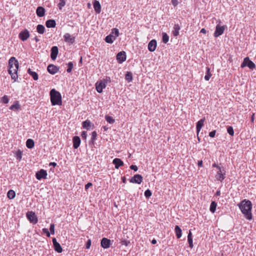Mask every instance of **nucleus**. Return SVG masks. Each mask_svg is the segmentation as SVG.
Listing matches in <instances>:
<instances>
[{"mask_svg":"<svg viewBox=\"0 0 256 256\" xmlns=\"http://www.w3.org/2000/svg\"><path fill=\"white\" fill-rule=\"evenodd\" d=\"M8 73L11 76L12 80L16 81L18 79V62L14 57H12L9 60L8 62Z\"/></svg>","mask_w":256,"mask_h":256,"instance_id":"f03ea898","label":"nucleus"},{"mask_svg":"<svg viewBox=\"0 0 256 256\" xmlns=\"http://www.w3.org/2000/svg\"><path fill=\"white\" fill-rule=\"evenodd\" d=\"M120 243L122 245H124L126 246H127L128 245V244L130 243V242L128 240H123L121 241Z\"/></svg>","mask_w":256,"mask_h":256,"instance_id":"3c124183","label":"nucleus"},{"mask_svg":"<svg viewBox=\"0 0 256 256\" xmlns=\"http://www.w3.org/2000/svg\"><path fill=\"white\" fill-rule=\"evenodd\" d=\"M238 206L248 220H252V203L250 200L244 199L240 203L238 204Z\"/></svg>","mask_w":256,"mask_h":256,"instance_id":"f257e3e1","label":"nucleus"},{"mask_svg":"<svg viewBox=\"0 0 256 256\" xmlns=\"http://www.w3.org/2000/svg\"><path fill=\"white\" fill-rule=\"evenodd\" d=\"M116 59L119 63H122L126 60V53L124 51L120 52L117 54Z\"/></svg>","mask_w":256,"mask_h":256,"instance_id":"dca6fc26","label":"nucleus"},{"mask_svg":"<svg viewBox=\"0 0 256 256\" xmlns=\"http://www.w3.org/2000/svg\"><path fill=\"white\" fill-rule=\"evenodd\" d=\"M122 182L124 183H125L126 182V179L125 177H122Z\"/></svg>","mask_w":256,"mask_h":256,"instance_id":"774afa93","label":"nucleus"},{"mask_svg":"<svg viewBox=\"0 0 256 256\" xmlns=\"http://www.w3.org/2000/svg\"><path fill=\"white\" fill-rule=\"evenodd\" d=\"M116 37L112 35V34H110L108 36H107L105 38V41L108 44H112L114 40L116 39Z\"/></svg>","mask_w":256,"mask_h":256,"instance_id":"bb28decb","label":"nucleus"},{"mask_svg":"<svg viewBox=\"0 0 256 256\" xmlns=\"http://www.w3.org/2000/svg\"><path fill=\"white\" fill-rule=\"evenodd\" d=\"M82 128H86L88 130H90L92 126H94V125L92 124L90 121L88 120H87L82 123Z\"/></svg>","mask_w":256,"mask_h":256,"instance_id":"b1692460","label":"nucleus"},{"mask_svg":"<svg viewBox=\"0 0 256 256\" xmlns=\"http://www.w3.org/2000/svg\"><path fill=\"white\" fill-rule=\"evenodd\" d=\"M169 40V36L165 32L162 33V42L166 44Z\"/></svg>","mask_w":256,"mask_h":256,"instance_id":"58836bf2","label":"nucleus"},{"mask_svg":"<svg viewBox=\"0 0 256 256\" xmlns=\"http://www.w3.org/2000/svg\"><path fill=\"white\" fill-rule=\"evenodd\" d=\"M34 142L33 140L29 138L26 142V146L28 148H32L34 147Z\"/></svg>","mask_w":256,"mask_h":256,"instance_id":"c756f323","label":"nucleus"},{"mask_svg":"<svg viewBox=\"0 0 256 256\" xmlns=\"http://www.w3.org/2000/svg\"><path fill=\"white\" fill-rule=\"evenodd\" d=\"M101 246L104 248H108L112 244L111 240L107 238H104L100 242Z\"/></svg>","mask_w":256,"mask_h":256,"instance_id":"ddd939ff","label":"nucleus"},{"mask_svg":"<svg viewBox=\"0 0 256 256\" xmlns=\"http://www.w3.org/2000/svg\"><path fill=\"white\" fill-rule=\"evenodd\" d=\"M112 35H114V37L116 38L119 35V30L116 28H114L112 30L111 34Z\"/></svg>","mask_w":256,"mask_h":256,"instance_id":"ea45409f","label":"nucleus"},{"mask_svg":"<svg viewBox=\"0 0 256 256\" xmlns=\"http://www.w3.org/2000/svg\"><path fill=\"white\" fill-rule=\"evenodd\" d=\"M212 166L213 168H216L218 170L221 167L220 166H218V164H216V163L213 164Z\"/></svg>","mask_w":256,"mask_h":256,"instance_id":"bf43d9fd","label":"nucleus"},{"mask_svg":"<svg viewBox=\"0 0 256 256\" xmlns=\"http://www.w3.org/2000/svg\"><path fill=\"white\" fill-rule=\"evenodd\" d=\"M226 172L223 166L220 167L218 169V172L216 174L215 178L216 180L222 182L226 178Z\"/></svg>","mask_w":256,"mask_h":256,"instance_id":"39448f33","label":"nucleus"},{"mask_svg":"<svg viewBox=\"0 0 256 256\" xmlns=\"http://www.w3.org/2000/svg\"><path fill=\"white\" fill-rule=\"evenodd\" d=\"M50 101L52 106L62 104V96L60 92L53 88L50 91Z\"/></svg>","mask_w":256,"mask_h":256,"instance_id":"7ed1b4c3","label":"nucleus"},{"mask_svg":"<svg viewBox=\"0 0 256 256\" xmlns=\"http://www.w3.org/2000/svg\"><path fill=\"white\" fill-rule=\"evenodd\" d=\"M42 232L46 234L48 237H50V232H48V230L46 228H44L42 229Z\"/></svg>","mask_w":256,"mask_h":256,"instance_id":"603ef678","label":"nucleus"},{"mask_svg":"<svg viewBox=\"0 0 256 256\" xmlns=\"http://www.w3.org/2000/svg\"><path fill=\"white\" fill-rule=\"evenodd\" d=\"M58 52V49L56 46H54L51 48L50 58L52 60H55L56 59Z\"/></svg>","mask_w":256,"mask_h":256,"instance_id":"a211bd4d","label":"nucleus"},{"mask_svg":"<svg viewBox=\"0 0 256 256\" xmlns=\"http://www.w3.org/2000/svg\"><path fill=\"white\" fill-rule=\"evenodd\" d=\"M28 72L32 77L34 80H38V76L36 72L32 71L31 69L29 68L28 70Z\"/></svg>","mask_w":256,"mask_h":256,"instance_id":"c85d7f7f","label":"nucleus"},{"mask_svg":"<svg viewBox=\"0 0 256 256\" xmlns=\"http://www.w3.org/2000/svg\"><path fill=\"white\" fill-rule=\"evenodd\" d=\"M49 166L55 167L56 166V163L55 162H51L50 163Z\"/></svg>","mask_w":256,"mask_h":256,"instance_id":"680f3d73","label":"nucleus"},{"mask_svg":"<svg viewBox=\"0 0 256 256\" xmlns=\"http://www.w3.org/2000/svg\"><path fill=\"white\" fill-rule=\"evenodd\" d=\"M198 167H202V161L198 160Z\"/></svg>","mask_w":256,"mask_h":256,"instance_id":"052dcab7","label":"nucleus"},{"mask_svg":"<svg viewBox=\"0 0 256 256\" xmlns=\"http://www.w3.org/2000/svg\"><path fill=\"white\" fill-rule=\"evenodd\" d=\"M73 147L74 148H78L80 144V139L78 136H74L72 139Z\"/></svg>","mask_w":256,"mask_h":256,"instance_id":"aec40b11","label":"nucleus"},{"mask_svg":"<svg viewBox=\"0 0 256 256\" xmlns=\"http://www.w3.org/2000/svg\"><path fill=\"white\" fill-rule=\"evenodd\" d=\"M92 186V182H88L87 184L85 185V190H87L90 187Z\"/></svg>","mask_w":256,"mask_h":256,"instance_id":"4d7b16f0","label":"nucleus"},{"mask_svg":"<svg viewBox=\"0 0 256 256\" xmlns=\"http://www.w3.org/2000/svg\"><path fill=\"white\" fill-rule=\"evenodd\" d=\"M205 118H202L198 120L196 123V133L198 135L200 132L202 128L204 126V122H205Z\"/></svg>","mask_w":256,"mask_h":256,"instance_id":"6ab92c4d","label":"nucleus"},{"mask_svg":"<svg viewBox=\"0 0 256 256\" xmlns=\"http://www.w3.org/2000/svg\"><path fill=\"white\" fill-rule=\"evenodd\" d=\"M172 3L174 6H176L178 4V0H172Z\"/></svg>","mask_w":256,"mask_h":256,"instance_id":"13d9d810","label":"nucleus"},{"mask_svg":"<svg viewBox=\"0 0 256 256\" xmlns=\"http://www.w3.org/2000/svg\"><path fill=\"white\" fill-rule=\"evenodd\" d=\"M45 28L42 24H38L36 26V31L40 34H43L45 32Z\"/></svg>","mask_w":256,"mask_h":256,"instance_id":"2f4dec72","label":"nucleus"},{"mask_svg":"<svg viewBox=\"0 0 256 256\" xmlns=\"http://www.w3.org/2000/svg\"><path fill=\"white\" fill-rule=\"evenodd\" d=\"M87 136V134L86 131H83L82 132V137L84 140H86Z\"/></svg>","mask_w":256,"mask_h":256,"instance_id":"864d4df0","label":"nucleus"},{"mask_svg":"<svg viewBox=\"0 0 256 256\" xmlns=\"http://www.w3.org/2000/svg\"><path fill=\"white\" fill-rule=\"evenodd\" d=\"M188 241L189 244V246L190 248H193V242H192V233L191 231H189L188 236Z\"/></svg>","mask_w":256,"mask_h":256,"instance_id":"7c9ffc66","label":"nucleus"},{"mask_svg":"<svg viewBox=\"0 0 256 256\" xmlns=\"http://www.w3.org/2000/svg\"><path fill=\"white\" fill-rule=\"evenodd\" d=\"M112 163L115 165V168L116 169H118L120 166L124 164V162L119 158L114 159Z\"/></svg>","mask_w":256,"mask_h":256,"instance_id":"412c9836","label":"nucleus"},{"mask_svg":"<svg viewBox=\"0 0 256 256\" xmlns=\"http://www.w3.org/2000/svg\"><path fill=\"white\" fill-rule=\"evenodd\" d=\"M7 196L9 199H13L16 196L15 192L12 190H8L7 194Z\"/></svg>","mask_w":256,"mask_h":256,"instance_id":"c9c22d12","label":"nucleus"},{"mask_svg":"<svg viewBox=\"0 0 256 256\" xmlns=\"http://www.w3.org/2000/svg\"><path fill=\"white\" fill-rule=\"evenodd\" d=\"M60 68L58 66H56L54 64H49L47 68V70L49 73L52 74H54L58 72Z\"/></svg>","mask_w":256,"mask_h":256,"instance_id":"2eb2a0df","label":"nucleus"},{"mask_svg":"<svg viewBox=\"0 0 256 256\" xmlns=\"http://www.w3.org/2000/svg\"><path fill=\"white\" fill-rule=\"evenodd\" d=\"M175 232L178 238H181L182 236V230L178 226H176L174 228Z\"/></svg>","mask_w":256,"mask_h":256,"instance_id":"cd10ccee","label":"nucleus"},{"mask_svg":"<svg viewBox=\"0 0 256 256\" xmlns=\"http://www.w3.org/2000/svg\"><path fill=\"white\" fill-rule=\"evenodd\" d=\"M93 6L96 13L100 14L101 11V6L100 2L96 0H94L93 2Z\"/></svg>","mask_w":256,"mask_h":256,"instance_id":"4be33fe9","label":"nucleus"},{"mask_svg":"<svg viewBox=\"0 0 256 256\" xmlns=\"http://www.w3.org/2000/svg\"><path fill=\"white\" fill-rule=\"evenodd\" d=\"M125 79L128 82H130L132 80V73L130 72H127L125 75Z\"/></svg>","mask_w":256,"mask_h":256,"instance_id":"f704fd0d","label":"nucleus"},{"mask_svg":"<svg viewBox=\"0 0 256 256\" xmlns=\"http://www.w3.org/2000/svg\"><path fill=\"white\" fill-rule=\"evenodd\" d=\"M156 40L154 39L152 40L149 42L148 44V50L150 52H153L156 50Z\"/></svg>","mask_w":256,"mask_h":256,"instance_id":"f3484780","label":"nucleus"},{"mask_svg":"<svg viewBox=\"0 0 256 256\" xmlns=\"http://www.w3.org/2000/svg\"><path fill=\"white\" fill-rule=\"evenodd\" d=\"M156 242H156V239H153V240H152V242H151L152 244H156Z\"/></svg>","mask_w":256,"mask_h":256,"instance_id":"0e129e2a","label":"nucleus"},{"mask_svg":"<svg viewBox=\"0 0 256 256\" xmlns=\"http://www.w3.org/2000/svg\"><path fill=\"white\" fill-rule=\"evenodd\" d=\"M220 190H218V191L216 192V196H220Z\"/></svg>","mask_w":256,"mask_h":256,"instance_id":"69168bd1","label":"nucleus"},{"mask_svg":"<svg viewBox=\"0 0 256 256\" xmlns=\"http://www.w3.org/2000/svg\"><path fill=\"white\" fill-rule=\"evenodd\" d=\"M48 174L46 170L42 169L38 171L36 174V177L37 180H40L42 178H46Z\"/></svg>","mask_w":256,"mask_h":256,"instance_id":"9b49d317","label":"nucleus"},{"mask_svg":"<svg viewBox=\"0 0 256 256\" xmlns=\"http://www.w3.org/2000/svg\"><path fill=\"white\" fill-rule=\"evenodd\" d=\"M46 25L48 28H54L56 26V22L54 20H46Z\"/></svg>","mask_w":256,"mask_h":256,"instance_id":"393cba45","label":"nucleus"},{"mask_svg":"<svg viewBox=\"0 0 256 256\" xmlns=\"http://www.w3.org/2000/svg\"><path fill=\"white\" fill-rule=\"evenodd\" d=\"M9 100L7 96H4L2 98V102L4 104H8Z\"/></svg>","mask_w":256,"mask_h":256,"instance_id":"de8ad7c7","label":"nucleus"},{"mask_svg":"<svg viewBox=\"0 0 256 256\" xmlns=\"http://www.w3.org/2000/svg\"><path fill=\"white\" fill-rule=\"evenodd\" d=\"M143 178L142 175L139 174H135L132 177L130 180V182L131 183H135L140 184L142 182Z\"/></svg>","mask_w":256,"mask_h":256,"instance_id":"9d476101","label":"nucleus"},{"mask_svg":"<svg viewBox=\"0 0 256 256\" xmlns=\"http://www.w3.org/2000/svg\"><path fill=\"white\" fill-rule=\"evenodd\" d=\"M73 63L71 62H69L68 64V68L66 70V71L70 73L72 72V69L73 68Z\"/></svg>","mask_w":256,"mask_h":256,"instance_id":"a19ab883","label":"nucleus"},{"mask_svg":"<svg viewBox=\"0 0 256 256\" xmlns=\"http://www.w3.org/2000/svg\"><path fill=\"white\" fill-rule=\"evenodd\" d=\"M144 194L146 198H149L150 196H151L152 193L150 190L148 189L144 192Z\"/></svg>","mask_w":256,"mask_h":256,"instance_id":"a18cd8bd","label":"nucleus"},{"mask_svg":"<svg viewBox=\"0 0 256 256\" xmlns=\"http://www.w3.org/2000/svg\"><path fill=\"white\" fill-rule=\"evenodd\" d=\"M220 23H221V21L219 20L218 24L216 26V30L214 32V36L215 38H217L222 35L224 33V30L227 28V26L226 25H224L222 26H220Z\"/></svg>","mask_w":256,"mask_h":256,"instance_id":"20e7f679","label":"nucleus"},{"mask_svg":"<svg viewBox=\"0 0 256 256\" xmlns=\"http://www.w3.org/2000/svg\"><path fill=\"white\" fill-rule=\"evenodd\" d=\"M216 130H212L209 133V136L211 138H214V136L216 135Z\"/></svg>","mask_w":256,"mask_h":256,"instance_id":"5fc2aeb1","label":"nucleus"},{"mask_svg":"<svg viewBox=\"0 0 256 256\" xmlns=\"http://www.w3.org/2000/svg\"><path fill=\"white\" fill-rule=\"evenodd\" d=\"M34 40H36V42L40 41L39 38L37 36H35Z\"/></svg>","mask_w":256,"mask_h":256,"instance_id":"338daca9","label":"nucleus"},{"mask_svg":"<svg viewBox=\"0 0 256 256\" xmlns=\"http://www.w3.org/2000/svg\"><path fill=\"white\" fill-rule=\"evenodd\" d=\"M227 132L230 136H233L234 135V129L232 126H230L227 128Z\"/></svg>","mask_w":256,"mask_h":256,"instance_id":"37998d69","label":"nucleus"},{"mask_svg":"<svg viewBox=\"0 0 256 256\" xmlns=\"http://www.w3.org/2000/svg\"><path fill=\"white\" fill-rule=\"evenodd\" d=\"M20 106L18 101L16 102L15 103L12 104L10 107V109L12 110H16L20 109Z\"/></svg>","mask_w":256,"mask_h":256,"instance_id":"473e14b6","label":"nucleus"},{"mask_svg":"<svg viewBox=\"0 0 256 256\" xmlns=\"http://www.w3.org/2000/svg\"><path fill=\"white\" fill-rule=\"evenodd\" d=\"M216 206H217V204L215 202H212L210 205V211L214 213L216 210Z\"/></svg>","mask_w":256,"mask_h":256,"instance_id":"e433bc0d","label":"nucleus"},{"mask_svg":"<svg viewBox=\"0 0 256 256\" xmlns=\"http://www.w3.org/2000/svg\"><path fill=\"white\" fill-rule=\"evenodd\" d=\"M106 82L104 80L98 82L96 84V88L98 93H102V92L103 89L106 87Z\"/></svg>","mask_w":256,"mask_h":256,"instance_id":"6e6552de","label":"nucleus"},{"mask_svg":"<svg viewBox=\"0 0 256 256\" xmlns=\"http://www.w3.org/2000/svg\"><path fill=\"white\" fill-rule=\"evenodd\" d=\"M246 66L248 67L250 69H254L256 67L255 64L252 61L250 60L248 57L245 58L243 62L241 64L242 68H244Z\"/></svg>","mask_w":256,"mask_h":256,"instance_id":"423d86ee","label":"nucleus"},{"mask_svg":"<svg viewBox=\"0 0 256 256\" xmlns=\"http://www.w3.org/2000/svg\"><path fill=\"white\" fill-rule=\"evenodd\" d=\"M97 133L96 131H94L92 134L91 141L92 143L96 140Z\"/></svg>","mask_w":256,"mask_h":256,"instance_id":"c03bdc74","label":"nucleus"},{"mask_svg":"<svg viewBox=\"0 0 256 256\" xmlns=\"http://www.w3.org/2000/svg\"><path fill=\"white\" fill-rule=\"evenodd\" d=\"M180 29V27L178 24H175L174 25L172 34L174 36H177L179 34V30Z\"/></svg>","mask_w":256,"mask_h":256,"instance_id":"a878e982","label":"nucleus"},{"mask_svg":"<svg viewBox=\"0 0 256 256\" xmlns=\"http://www.w3.org/2000/svg\"><path fill=\"white\" fill-rule=\"evenodd\" d=\"M52 242L54 245V248L55 251L58 253H60L62 252V248L60 244L56 241V238H54L52 239Z\"/></svg>","mask_w":256,"mask_h":256,"instance_id":"4468645a","label":"nucleus"},{"mask_svg":"<svg viewBox=\"0 0 256 256\" xmlns=\"http://www.w3.org/2000/svg\"><path fill=\"white\" fill-rule=\"evenodd\" d=\"M45 9L42 6H38L36 10V14L38 17H42L45 14Z\"/></svg>","mask_w":256,"mask_h":256,"instance_id":"5701e85b","label":"nucleus"},{"mask_svg":"<svg viewBox=\"0 0 256 256\" xmlns=\"http://www.w3.org/2000/svg\"><path fill=\"white\" fill-rule=\"evenodd\" d=\"M16 158L17 160H21L22 158V152L20 150H18L17 152H16Z\"/></svg>","mask_w":256,"mask_h":256,"instance_id":"49530a36","label":"nucleus"},{"mask_svg":"<svg viewBox=\"0 0 256 256\" xmlns=\"http://www.w3.org/2000/svg\"><path fill=\"white\" fill-rule=\"evenodd\" d=\"M105 119L106 122L110 124H112L115 122V120L112 117L106 115L105 116Z\"/></svg>","mask_w":256,"mask_h":256,"instance_id":"4c0bfd02","label":"nucleus"},{"mask_svg":"<svg viewBox=\"0 0 256 256\" xmlns=\"http://www.w3.org/2000/svg\"><path fill=\"white\" fill-rule=\"evenodd\" d=\"M200 32L205 34L206 33V30L205 28H202V29H201Z\"/></svg>","mask_w":256,"mask_h":256,"instance_id":"e2e57ef3","label":"nucleus"},{"mask_svg":"<svg viewBox=\"0 0 256 256\" xmlns=\"http://www.w3.org/2000/svg\"><path fill=\"white\" fill-rule=\"evenodd\" d=\"M26 216L28 220L33 224H36L38 222V219L35 213L32 211L28 212Z\"/></svg>","mask_w":256,"mask_h":256,"instance_id":"0eeeda50","label":"nucleus"},{"mask_svg":"<svg viewBox=\"0 0 256 256\" xmlns=\"http://www.w3.org/2000/svg\"><path fill=\"white\" fill-rule=\"evenodd\" d=\"M206 74L204 76V79L208 81V80H209L210 77L212 76V74L210 72V68L206 67Z\"/></svg>","mask_w":256,"mask_h":256,"instance_id":"72a5a7b5","label":"nucleus"},{"mask_svg":"<svg viewBox=\"0 0 256 256\" xmlns=\"http://www.w3.org/2000/svg\"><path fill=\"white\" fill-rule=\"evenodd\" d=\"M130 168L131 170H134L135 172H136L138 170V168L137 166H136V165H131L130 166Z\"/></svg>","mask_w":256,"mask_h":256,"instance_id":"6e6d98bb","label":"nucleus"},{"mask_svg":"<svg viewBox=\"0 0 256 256\" xmlns=\"http://www.w3.org/2000/svg\"><path fill=\"white\" fill-rule=\"evenodd\" d=\"M92 244L91 240L90 239L88 240L86 242V249H89L90 247Z\"/></svg>","mask_w":256,"mask_h":256,"instance_id":"8fccbe9b","label":"nucleus"},{"mask_svg":"<svg viewBox=\"0 0 256 256\" xmlns=\"http://www.w3.org/2000/svg\"><path fill=\"white\" fill-rule=\"evenodd\" d=\"M30 35L28 30L27 29H24L19 33L18 38L20 40L24 42L28 40Z\"/></svg>","mask_w":256,"mask_h":256,"instance_id":"1a4fd4ad","label":"nucleus"},{"mask_svg":"<svg viewBox=\"0 0 256 256\" xmlns=\"http://www.w3.org/2000/svg\"><path fill=\"white\" fill-rule=\"evenodd\" d=\"M66 5L65 0H60V2L58 4V7L60 10H62V8Z\"/></svg>","mask_w":256,"mask_h":256,"instance_id":"79ce46f5","label":"nucleus"},{"mask_svg":"<svg viewBox=\"0 0 256 256\" xmlns=\"http://www.w3.org/2000/svg\"><path fill=\"white\" fill-rule=\"evenodd\" d=\"M64 40L70 44H72L75 42V37L69 33H66L64 36Z\"/></svg>","mask_w":256,"mask_h":256,"instance_id":"f8f14e48","label":"nucleus"},{"mask_svg":"<svg viewBox=\"0 0 256 256\" xmlns=\"http://www.w3.org/2000/svg\"><path fill=\"white\" fill-rule=\"evenodd\" d=\"M50 230L52 234H54V224H50Z\"/></svg>","mask_w":256,"mask_h":256,"instance_id":"09e8293b","label":"nucleus"}]
</instances>
